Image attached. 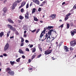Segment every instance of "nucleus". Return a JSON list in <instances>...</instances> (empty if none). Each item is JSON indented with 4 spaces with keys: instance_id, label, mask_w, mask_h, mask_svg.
<instances>
[{
    "instance_id": "33",
    "label": "nucleus",
    "mask_w": 76,
    "mask_h": 76,
    "mask_svg": "<svg viewBox=\"0 0 76 76\" xmlns=\"http://www.w3.org/2000/svg\"><path fill=\"white\" fill-rule=\"evenodd\" d=\"M33 50H32V52L33 53H34L35 51H36V48H33Z\"/></svg>"
},
{
    "instance_id": "23",
    "label": "nucleus",
    "mask_w": 76,
    "mask_h": 76,
    "mask_svg": "<svg viewBox=\"0 0 76 76\" xmlns=\"http://www.w3.org/2000/svg\"><path fill=\"white\" fill-rule=\"evenodd\" d=\"M19 52L20 53H21L22 54H24L23 52V51H22V50L21 49L19 50Z\"/></svg>"
},
{
    "instance_id": "40",
    "label": "nucleus",
    "mask_w": 76,
    "mask_h": 76,
    "mask_svg": "<svg viewBox=\"0 0 76 76\" xmlns=\"http://www.w3.org/2000/svg\"><path fill=\"white\" fill-rule=\"evenodd\" d=\"M38 48L39 49V50H40L41 52L42 51V48H41V47H39Z\"/></svg>"
},
{
    "instance_id": "27",
    "label": "nucleus",
    "mask_w": 76,
    "mask_h": 76,
    "mask_svg": "<svg viewBox=\"0 0 76 76\" xmlns=\"http://www.w3.org/2000/svg\"><path fill=\"white\" fill-rule=\"evenodd\" d=\"M66 29H69L70 26H69V24L68 23H67L66 24Z\"/></svg>"
},
{
    "instance_id": "50",
    "label": "nucleus",
    "mask_w": 76,
    "mask_h": 76,
    "mask_svg": "<svg viewBox=\"0 0 76 76\" xmlns=\"http://www.w3.org/2000/svg\"><path fill=\"white\" fill-rule=\"evenodd\" d=\"M52 39H51V42L52 41H53V40H54V39H55V38H54V37H52Z\"/></svg>"
},
{
    "instance_id": "39",
    "label": "nucleus",
    "mask_w": 76,
    "mask_h": 76,
    "mask_svg": "<svg viewBox=\"0 0 76 76\" xmlns=\"http://www.w3.org/2000/svg\"><path fill=\"white\" fill-rule=\"evenodd\" d=\"M24 11L23 8H22L20 10V11L21 12H23Z\"/></svg>"
},
{
    "instance_id": "32",
    "label": "nucleus",
    "mask_w": 76,
    "mask_h": 76,
    "mask_svg": "<svg viewBox=\"0 0 76 76\" xmlns=\"http://www.w3.org/2000/svg\"><path fill=\"white\" fill-rule=\"evenodd\" d=\"M21 43L23 42L24 41V39L23 38H22V37H21Z\"/></svg>"
},
{
    "instance_id": "38",
    "label": "nucleus",
    "mask_w": 76,
    "mask_h": 76,
    "mask_svg": "<svg viewBox=\"0 0 76 76\" xmlns=\"http://www.w3.org/2000/svg\"><path fill=\"white\" fill-rule=\"evenodd\" d=\"M69 18V17H66L65 18V21H66V20H67Z\"/></svg>"
},
{
    "instance_id": "21",
    "label": "nucleus",
    "mask_w": 76,
    "mask_h": 76,
    "mask_svg": "<svg viewBox=\"0 0 76 76\" xmlns=\"http://www.w3.org/2000/svg\"><path fill=\"white\" fill-rule=\"evenodd\" d=\"M70 33L71 34V35L72 36H73L74 35H75V33L72 31L71 32H70Z\"/></svg>"
},
{
    "instance_id": "11",
    "label": "nucleus",
    "mask_w": 76,
    "mask_h": 76,
    "mask_svg": "<svg viewBox=\"0 0 76 76\" xmlns=\"http://www.w3.org/2000/svg\"><path fill=\"white\" fill-rule=\"evenodd\" d=\"M3 12L4 13H6L7 11V9L6 7H5L3 10Z\"/></svg>"
},
{
    "instance_id": "3",
    "label": "nucleus",
    "mask_w": 76,
    "mask_h": 76,
    "mask_svg": "<svg viewBox=\"0 0 76 76\" xmlns=\"http://www.w3.org/2000/svg\"><path fill=\"white\" fill-rule=\"evenodd\" d=\"M70 45L71 46L74 47L76 45V40L75 39L71 41L70 42Z\"/></svg>"
},
{
    "instance_id": "34",
    "label": "nucleus",
    "mask_w": 76,
    "mask_h": 76,
    "mask_svg": "<svg viewBox=\"0 0 76 76\" xmlns=\"http://www.w3.org/2000/svg\"><path fill=\"white\" fill-rule=\"evenodd\" d=\"M70 26H71V27L74 26L73 23L71 22L70 23Z\"/></svg>"
},
{
    "instance_id": "22",
    "label": "nucleus",
    "mask_w": 76,
    "mask_h": 76,
    "mask_svg": "<svg viewBox=\"0 0 76 76\" xmlns=\"http://www.w3.org/2000/svg\"><path fill=\"white\" fill-rule=\"evenodd\" d=\"M11 70L9 68V67H8L7 68V69H6V72H9V71H10Z\"/></svg>"
},
{
    "instance_id": "41",
    "label": "nucleus",
    "mask_w": 76,
    "mask_h": 76,
    "mask_svg": "<svg viewBox=\"0 0 76 76\" xmlns=\"http://www.w3.org/2000/svg\"><path fill=\"white\" fill-rule=\"evenodd\" d=\"M24 42H22V43H21V44H20V46L21 47L23 46V45H24Z\"/></svg>"
},
{
    "instance_id": "31",
    "label": "nucleus",
    "mask_w": 76,
    "mask_h": 76,
    "mask_svg": "<svg viewBox=\"0 0 76 76\" xmlns=\"http://www.w3.org/2000/svg\"><path fill=\"white\" fill-rule=\"evenodd\" d=\"M36 55H34L32 57L31 60H33L34 58H35V57L36 56Z\"/></svg>"
},
{
    "instance_id": "17",
    "label": "nucleus",
    "mask_w": 76,
    "mask_h": 76,
    "mask_svg": "<svg viewBox=\"0 0 76 76\" xmlns=\"http://www.w3.org/2000/svg\"><path fill=\"white\" fill-rule=\"evenodd\" d=\"M26 4V2L25 1H23L21 4V5L23 7L24 6V5Z\"/></svg>"
},
{
    "instance_id": "2",
    "label": "nucleus",
    "mask_w": 76,
    "mask_h": 76,
    "mask_svg": "<svg viewBox=\"0 0 76 76\" xmlns=\"http://www.w3.org/2000/svg\"><path fill=\"white\" fill-rule=\"evenodd\" d=\"M7 26H8V27L10 29L11 31H15V34H16V35H18L19 34V33H18V32L16 30V29L15 28L13 27L10 25L8 24L7 25Z\"/></svg>"
},
{
    "instance_id": "43",
    "label": "nucleus",
    "mask_w": 76,
    "mask_h": 76,
    "mask_svg": "<svg viewBox=\"0 0 76 76\" xmlns=\"http://www.w3.org/2000/svg\"><path fill=\"white\" fill-rule=\"evenodd\" d=\"M29 4L28 3L26 4V8L27 9L28 8Z\"/></svg>"
},
{
    "instance_id": "59",
    "label": "nucleus",
    "mask_w": 76,
    "mask_h": 76,
    "mask_svg": "<svg viewBox=\"0 0 76 76\" xmlns=\"http://www.w3.org/2000/svg\"><path fill=\"white\" fill-rule=\"evenodd\" d=\"M28 61L29 63H30L31 62V60L30 59H29L28 60Z\"/></svg>"
},
{
    "instance_id": "63",
    "label": "nucleus",
    "mask_w": 76,
    "mask_h": 76,
    "mask_svg": "<svg viewBox=\"0 0 76 76\" xmlns=\"http://www.w3.org/2000/svg\"><path fill=\"white\" fill-rule=\"evenodd\" d=\"M65 4V2H63V3H62V5H64Z\"/></svg>"
},
{
    "instance_id": "57",
    "label": "nucleus",
    "mask_w": 76,
    "mask_h": 76,
    "mask_svg": "<svg viewBox=\"0 0 76 76\" xmlns=\"http://www.w3.org/2000/svg\"><path fill=\"white\" fill-rule=\"evenodd\" d=\"M33 46V45H30V48H32Z\"/></svg>"
},
{
    "instance_id": "25",
    "label": "nucleus",
    "mask_w": 76,
    "mask_h": 76,
    "mask_svg": "<svg viewBox=\"0 0 76 76\" xmlns=\"http://www.w3.org/2000/svg\"><path fill=\"white\" fill-rule=\"evenodd\" d=\"M10 63L11 65H13L15 64V61H10Z\"/></svg>"
},
{
    "instance_id": "37",
    "label": "nucleus",
    "mask_w": 76,
    "mask_h": 76,
    "mask_svg": "<svg viewBox=\"0 0 76 76\" xmlns=\"http://www.w3.org/2000/svg\"><path fill=\"white\" fill-rule=\"evenodd\" d=\"M23 17L22 15H20L19 16V18L20 20H22L23 19Z\"/></svg>"
},
{
    "instance_id": "48",
    "label": "nucleus",
    "mask_w": 76,
    "mask_h": 76,
    "mask_svg": "<svg viewBox=\"0 0 76 76\" xmlns=\"http://www.w3.org/2000/svg\"><path fill=\"white\" fill-rule=\"evenodd\" d=\"M36 31V29H35L34 30H33V31H31V32H32V33H34V32H35V31Z\"/></svg>"
},
{
    "instance_id": "4",
    "label": "nucleus",
    "mask_w": 76,
    "mask_h": 76,
    "mask_svg": "<svg viewBox=\"0 0 76 76\" xmlns=\"http://www.w3.org/2000/svg\"><path fill=\"white\" fill-rule=\"evenodd\" d=\"M45 29L42 32V33L41 34L40 36L39 37V40H41L42 37L43 36L44 34H43L45 33Z\"/></svg>"
},
{
    "instance_id": "61",
    "label": "nucleus",
    "mask_w": 76,
    "mask_h": 76,
    "mask_svg": "<svg viewBox=\"0 0 76 76\" xmlns=\"http://www.w3.org/2000/svg\"><path fill=\"white\" fill-rule=\"evenodd\" d=\"M13 37H14V36H12V37H10V39H11L13 38Z\"/></svg>"
},
{
    "instance_id": "29",
    "label": "nucleus",
    "mask_w": 76,
    "mask_h": 76,
    "mask_svg": "<svg viewBox=\"0 0 76 76\" xmlns=\"http://www.w3.org/2000/svg\"><path fill=\"white\" fill-rule=\"evenodd\" d=\"M71 15V14L70 13H69L68 14H67L66 15V17H68Z\"/></svg>"
},
{
    "instance_id": "7",
    "label": "nucleus",
    "mask_w": 76,
    "mask_h": 76,
    "mask_svg": "<svg viewBox=\"0 0 76 76\" xmlns=\"http://www.w3.org/2000/svg\"><path fill=\"white\" fill-rule=\"evenodd\" d=\"M51 52L50 51V50H47L46 51H45L44 54L46 55H48L51 53Z\"/></svg>"
},
{
    "instance_id": "62",
    "label": "nucleus",
    "mask_w": 76,
    "mask_h": 76,
    "mask_svg": "<svg viewBox=\"0 0 76 76\" xmlns=\"http://www.w3.org/2000/svg\"><path fill=\"white\" fill-rule=\"evenodd\" d=\"M52 60H54L55 59V58H53V57H52Z\"/></svg>"
},
{
    "instance_id": "16",
    "label": "nucleus",
    "mask_w": 76,
    "mask_h": 76,
    "mask_svg": "<svg viewBox=\"0 0 76 76\" xmlns=\"http://www.w3.org/2000/svg\"><path fill=\"white\" fill-rule=\"evenodd\" d=\"M8 21L9 22H10L11 23H14V22L10 18H9L8 20Z\"/></svg>"
},
{
    "instance_id": "35",
    "label": "nucleus",
    "mask_w": 76,
    "mask_h": 76,
    "mask_svg": "<svg viewBox=\"0 0 76 76\" xmlns=\"http://www.w3.org/2000/svg\"><path fill=\"white\" fill-rule=\"evenodd\" d=\"M22 1V0H18L17 1V3H20V2Z\"/></svg>"
},
{
    "instance_id": "56",
    "label": "nucleus",
    "mask_w": 76,
    "mask_h": 76,
    "mask_svg": "<svg viewBox=\"0 0 76 76\" xmlns=\"http://www.w3.org/2000/svg\"><path fill=\"white\" fill-rule=\"evenodd\" d=\"M23 6H22L21 5V6H20L19 7V9H20L22 7H23Z\"/></svg>"
},
{
    "instance_id": "18",
    "label": "nucleus",
    "mask_w": 76,
    "mask_h": 76,
    "mask_svg": "<svg viewBox=\"0 0 76 76\" xmlns=\"http://www.w3.org/2000/svg\"><path fill=\"white\" fill-rule=\"evenodd\" d=\"M51 39V38L50 37H47V42H50V40H50Z\"/></svg>"
},
{
    "instance_id": "53",
    "label": "nucleus",
    "mask_w": 76,
    "mask_h": 76,
    "mask_svg": "<svg viewBox=\"0 0 76 76\" xmlns=\"http://www.w3.org/2000/svg\"><path fill=\"white\" fill-rule=\"evenodd\" d=\"M25 42L26 43H28L29 42V41L28 40H25Z\"/></svg>"
},
{
    "instance_id": "28",
    "label": "nucleus",
    "mask_w": 76,
    "mask_h": 76,
    "mask_svg": "<svg viewBox=\"0 0 76 76\" xmlns=\"http://www.w3.org/2000/svg\"><path fill=\"white\" fill-rule=\"evenodd\" d=\"M40 29L39 28H38L37 29L36 31V34H37L40 31Z\"/></svg>"
},
{
    "instance_id": "55",
    "label": "nucleus",
    "mask_w": 76,
    "mask_h": 76,
    "mask_svg": "<svg viewBox=\"0 0 76 76\" xmlns=\"http://www.w3.org/2000/svg\"><path fill=\"white\" fill-rule=\"evenodd\" d=\"M22 57L23 58V59L25 58V56L23 55L22 56Z\"/></svg>"
},
{
    "instance_id": "8",
    "label": "nucleus",
    "mask_w": 76,
    "mask_h": 76,
    "mask_svg": "<svg viewBox=\"0 0 76 76\" xmlns=\"http://www.w3.org/2000/svg\"><path fill=\"white\" fill-rule=\"evenodd\" d=\"M17 6V3L15 2H14L12 5V10H14L15 9V7Z\"/></svg>"
},
{
    "instance_id": "49",
    "label": "nucleus",
    "mask_w": 76,
    "mask_h": 76,
    "mask_svg": "<svg viewBox=\"0 0 76 76\" xmlns=\"http://www.w3.org/2000/svg\"><path fill=\"white\" fill-rule=\"evenodd\" d=\"M63 27V24L60 26L58 27L59 28H60V27L62 28Z\"/></svg>"
},
{
    "instance_id": "64",
    "label": "nucleus",
    "mask_w": 76,
    "mask_h": 76,
    "mask_svg": "<svg viewBox=\"0 0 76 76\" xmlns=\"http://www.w3.org/2000/svg\"><path fill=\"white\" fill-rule=\"evenodd\" d=\"M3 56L2 55H1V56H0V57H2H2H3Z\"/></svg>"
},
{
    "instance_id": "14",
    "label": "nucleus",
    "mask_w": 76,
    "mask_h": 76,
    "mask_svg": "<svg viewBox=\"0 0 76 76\" xmlns=\"http://www.w3.org/2000/svg\"><path fill=\"white\" fill-rule=\"evenodd\" d=\"M4 35V32L3 31H1L0 33V37L2 38V37Z\"/></svg>"
},
{
    "instance_id": "46",
    "label": "nucleus",
    "mask_w": 76,
    "mask_h": 76,
    "mask_svg": "<svg viewBox=\"0 0 76 76\" xmlns=\"http://www.w3.org/2000/svg\"><path fill=\"white\" fill-rule=\"evenodd\" d=\"M70 50H74V49L72 47H71L70 48Z\"/></svg>"
},
{
    "instance_id": "60",
    "label": "nucleus",
    "mask_w": 76,
    "mask_h": 76,
    "mask_svg": "<svg viewBox=\"0 0 76 76\" xmlns=\"http://www.w3.org/2000/svg\"><path fill=\"white\" fill-rule=\"evenodd\" d=\"M28 69L30 70H32L33 69V68H29Z\"/></svg>"
},
{
    "instance_id": "26",
    "label": "nucleus",
    "mask_w": 76,
    "mask_h": 76,
    "mask_svg": "<svg viewBox=\"0 0 76 76\" xmlns=\"http://www.w3.org/2000/svg\"><path fill=\"white\" fill-rule=\"evenodd\" d=\"M62 44V43L61 42L59 43V46H58V48H60V47L61 46Z\"/></svg>"
},
{
    "instance_id": "13",
    "label": "nucleus",
    "mask_w": 76,
    "mask_h": 76,
    "mask_svg": "<svg viewBox=\"0 0 76 76\" xmlns=\"http://www.w3.org/2000/svg\"><path fill=\"white\" fill-rule=\"evenodd\" d=\"M53 26H48V27L47 28V29H48V31H50L51 29H53Z\"/></svg>"
},
{
    "instance_id": "9",
    "label": "nucleus",
    "mask_w": 76,
    "mask_h": 76,
    "mask_svg": "<svg viewBox=\"0 0 76 76\" xmlns=\"http://www.w3.org/2000/svg\"><path fill=\"white\" fill-rule=\"evenodd\" d=\"M25 17L26 19H28L29 18L28 12L27 11L25 15Z\"/></svg>"
},
{
    "instance_id": "42",
    "label": "nucleus",
    "mask_w": 76,
    "mask_h": 76,
    "mask_svg": "<svg viewBox=\"0 0 76 76\" xmlns=\"http://www.w3.org/2000/svg\"><path fill=\"white\" fill-rule=\"evenodd\" d=\"M41 8L40 7H39L38 9V11L40 12L41 11Z\"/></svg>"
},
{
    "instance_id": "44",
    "label": "nucleus",
    "mask_w": 76,
    "mask_h": 76,
    "mask_svg": "<svg viewBox=\"0 0 76 76\" xmlns=\"http://www.w3.org/2000/svg\"><path fill=\"white\" fill-rule=\"evenodd\" d=\"M73 8L75 9H76V4L74 5Z\"/></svg>"
},
{
    "instance_id": "45",
    "label": "nucleus",
    "mask_w": 76,
    "mask_h": 76,
    "mask_svg": "<svg viewBox=\"0 0 76 76\" xmlns=\"http://www.w3.org/2000/svg\"><path fill=\"white\" fill-rule=\"evenodd\" d=\"M72 31L74 32V33H75V34H76V29H74V30H72Z\"/></svg>"
},
{
    "instance_id": "52",
    "label": "nucleus",
    "mask_w": 76,
    "mask_h": 76,
    "mask_svg": "<svg viewBox=\"0 0 76 76\" xmlns=\"http://www.w3.org/2000/svg\"><path fill=\"white\" fill-rule=\"evenodd\" d=\"M3 55L4 56H5V57L7 56V54H6L5 53H4L3 54Z\"/></svg>"
},
{
    "instance_id": "1",
    "label": "nucleus",
    "mask_w": 76,
    "mask_h": 76,
    "mask_svg": "<svg viewBox=\"0 0 76 76\" xmlns=\"http://www.w3.org/2000/svg\"><path fill=\"white\" fill-rule=\"evenodd\" d=\"M53 32L54 33H55V34H56L57 33L55 29H51L49 31H48V33H46V34L45 36V39H46L47 38H50V36L51 35L52 33Z\"/></svg>"
},
{
    "instance_id": "10",
    "label": "nucleus",
    "mask_w": 76,
    "mask_h": 76,
    "mask_svg": "<svg viewBox=\"0 0 76 76\" xmlns=\"http://www.w3.org/2000/svg\"><path fill=\"white\" fill-rule=\"evenodd\" d=\"M69 48L67 47L66 46H64V50L66 52H67L69 51L68 50Z\"/></svg>"
},
{
    "instance_id": "12",
    "label": "nucleus",
    "mask_w": 76,
    "mask_h": 76,
    "mask_svg": "<svg viewBox=\"0 0 76 76\" xmlns=\"http://www.w3.org/2000/svg\"><path fill=\"white\" fill-rule=\"evenodd\" d=\"M46 1H44L42 2V3L39 5V6L43 7V6L44 5V4L46 3Z\"/></svg>"
},
{
    "instance_id": "58",
    "label": "nucleus",
    "mask_w": 76,
    "mask_h": 76,
    "mask_svg": "<svg viewBox=\"0 0 76 76\" xmlns=\"http://www.w3.org/2000/svg\"><path fill=\"white\" fill-rule=\"evenodd\" d=\"M26 37V34H24L23 35V37Z\"/></svg>"
},
{
    "instance_id": "20",
    "label": "nucleus",
    "mask_w": 76,
    "mask_h": 76,
    "mask_svg": "<svg viewBox=\"0 0 76 76\" xmlns=\"http://www.w3.org/2000/svg\"><path fill=\"white\" fill-rule=\"evenodd\" d=\"M34 3H36V4H37V5H39L40 4V2H39V1L38 0H36V1L35 2H34Z\"/></svg>"
},
{
    "instance_id": "5",
    "label": "nucleus",
    "mask_w": 76,
    "mask_h": 76,
    "mask_svg": "<svg viewBox=\"0 0 76 76\" xmlns=\"http://www.w3.org/2000/svg\"><path fill=\"white\" fill-rule=\"evenodd\" d=\"M8 73L10 75H12V76L14 75L15 74L14 72L11 70L8 72Z\"/></svg>"
},
{
    "instance_id": "15",
    "label": "nucleus",
    "mask_w": 76,
    "mask_h": 76,
    "mask_svg": "<svg viewBox=\"0 0 76 76\" xmlns=\"http://www.w3.org/2000/svg\"><path fill=\"white\" fill-rule=\"evenodd\" d=\"M56 16L55 14H51V15L50 16V17H52V19H54L56 18L55 16Z\"/></svg>"
},
{
    "instance_id": "54",
    "label": "nucleus",
    "mask_w": 76,
    "mask_h": 76,
    "mask_svg": "<svg viewBox=\"0 0 76 76\" xmlns=\"http://www.w3.org/2000/svg\"><path fill=\"white\" fill-rule=\"evenodd\" d=\"M32 5H33V3L32 2L31 3L30 5V7H31L32 6Z\"/></svg>"
},
{
    "instance_id": "24",
    "label": "nucleus",
    "mask_w": 76,
    "mask_h": 76,
    "mask_svg": "<svg viewBox=\"0 0 76 76\" xmlns=\"http://www.w3.org/2000/svg\"><path fill=\"white\" fill-rule=\"evenodd\" d=\"M11 31H9L7 34V37H8L9 36V34H10Z\"/></svg>"
},
{
    "instance_id": "47",
    "label": "nucleus",
    "mask_w": 76,
    "mask_h": 76,
    "mask_svg": "<svg viewBox=\"0 0 76 76\" xmlns=\"http://www.w3.org/2000/svg\"><path fill=\"white\" fill-rule=\"evenodd\" d=\"M41 56H42V54H40L37 56V58H40V57Z\"/></svg>"
},
{
    "instance_id": "6",
    "label": "nucleus",
    "mask_w": 76,
    "mask_h": 76,
    "mask_svg": "<svg viewBox=\"0 0 76 76\" xmlns=\"http://www.w3.org/2000/svg\"><path fill=\"white\" fill-rule=\"evenodd\" d=\"M9 48V45L8 43H7L4 48V50L5 51H6Z\"/></svg>"
},
{
    "instance_id": "36",
    "label": "nucleus",
    "mask_w": 76,
    "mask_h": 76,
    "mask_svg": "<svg viewBox=\"0 0 76 76\" xmlns=\"http://www.w3.org/2000/svg\"><path fill=\"white\" fill-rule=\"evenodd\" d=\"M34 21H38V20L37 19V18H34Z\"/></svg>"
},
{
    "instance_id": "51",
    "label": "nucleus",
    "mask_w": 76,
    "mask_h": 76,
    "mask_svg": "<svg viewBox=\"0 0 76 76\" xmlns=\"http://www.w3.org/2000/svg\"><path fill=\"white\" fill-rule=\"evenodd\" d=\"M26 51H27L28 52L29 51V49H28V48H26Z\"/></svg>"
},
{
    "instance_id": "30",
    "label": "nucleus",
    "mask_w": 76,
    "mask_h": 76,
    "mask_svg": "<svg viewBox=\"0 0 76 76\" xmlns=\"http://www.w3.org/2000/svg\"><path fill=\"white\" fill-rule=\"evenodd\" d=\"M20 58H19L17 59L16 60V61L17 62H20Z\"/></svg>"
},
{
    "instance_id": "19",
    "label": "nucleus",
    "mask_w": 76,
    "mask_h": 76,
    "mask_svg": "<svg viewBox=\"0 0 76 76\" xmlns=\"http://www.w3.org/2000/svg\"><path fill=\"white\" fill-rule=\"evenodd\" d=\"M36 9L35 8H34L32 11V14H33L34 13L36 12Z\"/></svg>"
}]
</instances>
